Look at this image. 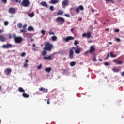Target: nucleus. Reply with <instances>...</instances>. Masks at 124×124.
I'll use <instances>...</instances> for the list:
<instances>
[{
    "instance_id": "f257e3e1",
    "label": "nucleus",
    "mask_w": 124,
    "mask_h": 124,
    "mask_svg": "<svg viewBox=\"0 0 124 124\" xmlns=\"http://www.w3.org/2000/svg\"><path fill=\"white\" fill-rule=\"evenodd\" d=\"M73 50H75V53L76 54H80V53H81V49H76V48L74 47H72L69 51V57L71 59H72L74 58V51Z\"/></svg>"
},
{
    "instance_id": "f03ea898",
    "label": "nucleus",
    "mask_w": 124,
    "mask_h": 124,
    "mask_svg": "<svg viewBox=\"0 0 124 124\" xmlns=\"http://www.w3.org/2000/svg\"><path fill=\"white\" fill-rule=\"evenodd\" d=\"M44 45L45 47H44V50L48 51V52H51L52 50H53V48H54L53 44L49 42H45Z\"/></svg>"
},
{
    "instance_id": "7ed1b4c3",
    "label": "nucleus",
    "mask_w": 124,
    "mask_h": 124,
    "mask_svg": "<svg viewBox=\"0 0 124 124\" xmlns=\"http://www.w3.org/2000/svg\"><path fill=\"white\" fill-rule=\"evenodd\" d=\"M13 38L16 43H21L23 41V38L21 37H17L16 34L13 35Z\"/></svg>"
},
{
    "instance_id": "20e7f679",
    "label": "nucleus",
    "mask_w": 124,
    "mask_h": 124,
    "mask_svg": "<svg viewBox=\"0 0 124 124\" xmlns=\"http://www.w3.org/2000/svg\"><path fill=\"white\" fill-rule=\"evenodd\" d=\"M95 47V46L94 45L91 46L90 50L85 52V54H93V52H95V47Z\"/></svg>"
},
{
    "instance_id": "39448f33",
    "label": "nucleus",
    "mask_w": 124,
    "mask_h": 124,
    "mask_svg": "<svg viewBox=\"0 0 124 124\" xmlns=\"http://www.w3.org/2000/svg\"><path fill=\"white\" fill-rule=\"evenodd\" d=\"M30 2L29 0H23L22 2L21 3L22 6L24 7H28L30 6Z\"/></svg>"
},
{
    "instance_id": "423d86ee",
    "label": "nucleus",
    "mask_w": 124,
    "mask_h": 124,
    "mask_svg": "<svg viewBox=\"0 0 124 124\" xmlns=\"http://www.w3.org/2000/svg\"><path fill=\"white\" fill-rule=\"evenodd\" d=\"M56 22L57 23H61V24H63L65 23V19L63 18V17H58L56 18Z\"/></svg>"
},
{
    "instance_id": "0eeeda50",
    "label": "nucleus",
    "mask_w": 124,
    "mask_h": 124,
    "mask_svg": "<svg viewBox=\"0 0 124 124\" xmlns=\"http://www.w3.org/2000/svg\"><path fill=\"white\" fill-rule=\"evenodd\" d=\"M84 8L83 5H80L79 7H77L76 8V14H79L80 13V10H81L83 11L84 10Z\"/></svg>"
},
{
    "instance_id": "6e6552de",
    "label": "nucleus",
    "mask_w": 124,
    "mask_h": 124,
    "mask_svg": "<svg viewBox=\"0 0 124 124\" xmlns=\"http://www.w3.org/2000/svg\"><path fill=\"white\" fill-rule=\"evenodd\" d=\"M2 47L3 49H8L9 48H13V45H12V44H6V45H3L2 46Z\"/></svg>"
},
{
    "instance_id": "1a4fd4ad",
    "label": "nucleus",
    "mask_w": 124,
    "mask_h": 124,
    "mask_svg": "<svg viewBox=\"0 0 124 124\" xmlns=\"http://www.w3.org/2000/svg\"><path fill=\"white\" fill-rule=\"evenodd\" d=\"M68 2H69L68 0H64L62 2V8H65L66 6H68V4H69Z\"/></svg>"
},
{
    "instance_id": "9d476101",
    "label": "nucleus",
    "mask_w": 124,
    "mask_h": 124,
    "mask_svg": "<svg viewBox=\"0 0 124 124\" xmlns=\"http://www.w3.org/2000/svg\"><path fill=\"white\" fill-rule=\"evenodd\" d=\"M83 37H87V38H90L92 36V34L90 32H88L87 33H84L82 34Z\"/></svg>"
},
{
    "instance_id": "9b49d317",
    "label": "nucleus",
    "mask_w": 124,
    "mask_h": 124,
    "mask_svg": "<svg viewBox=\"0 0 124 124\" xmlns=\"http://www.w3.org/2000/svg\"><path fill=\"white\" fill-rule=\"evenodd\" d=\"M16 10L15 8L11 7L9 9V12L11 13V14H14V13H16Z\"/></svg>"
},
{
    "instance_id": "f8f14e48",
    "label": "nucleus",
    "mask_w": 124,
    "mask_h": 124,
    "mask_svg": "<svg viewBox=\"0 0 124 124\" xmlns=\"http://www.w3.org/2000/svg\"><path fill=\"white\" fill-rule=\"evenodd\" d=\"M73 40H74V38L72 36H68L66 38H64V40L66 41V42H68V41Z\"/></svg>"
},
{
    "instance_id": "ddd939ff",
    "label": "nucleus",
    "mask_w": 124,
    "mask_h": 124,
    "mask_svg": "<svg viewBox=\"0 0 124 124\" xmlns=\"http://www.w3.org/2000/svg\"><path fill=\"white\" fill-rule=\"evenodd\" d=\"M113 62H116L117 64H119V65L123 64V63H124V62H123V61L119 60L118 61H117V59H114L113 60Z\"/></svg>"
},
{
    "instance_id": "4468645a",
    "label": "nucleus",
    "mask_w": 124,
    "mask_h": 124,
    "mask_svg": "<svg viewBox=\"0 0 124 124\" xmlns=\"http://www.w3.org/2000/svg\"><path fill=\"white\" fill-rule=\"evenodd\" d=\"M60 0H51L49 1V3L51 4H57V3H59Z\"/></svg>"
},
{
    "instance_id": "2eb2a0df",
    "label": "nucleus",
    "mask_w": 124,
    "mask_h": 124,
    "mask_svg": "<svg viewBox=\"0 0 124 124\" xmlns=\"http://www.w3.org/2000/svg\"><path fill=\"white\" fill-rule=\"evenodd\" d=\"M41 5H42V6H44L45 7H46L47 8H48V7H49V5H48V4H47V2H45V1H42L40 3Z\"/></svg>"
},
{
    "instance_id": "dca6fc26",
    "label": "nucleus",
    "mask_w": 124,
    "mask_h": 124,
    "mask_svg": "<svg viewBox=\"0 0 124 124\" xmlns=\"http://www.w3.org/2000/svg\"><path fill=\"white\" fill-rule=\"evenodd\" d=\"M6 40V38L3 35H0V41L1 42H4Z\"/></svg>"
},
{
    "instance_id": "f3484780",
    "label": "nucleus",
    "mask_w": 124,
    "mask_h": 124,
    "mask_svg": "<svg viewBox=\"0 0 124 124\" xmlns=\"http://www.w3.org/2000/svg\"><path fill=\"white\" fill-rule=\"evenodd\" d=\"M39 91H40L41 92H43V93H45V92H48V89H45V88L43 87H41L39 88Z\"/></svg>"
},
{
    "instance_id": "a211bd4d",
    "label": "nucleus",
    "mask_w": 124,
    "mask_h": 124,
    "mask_svg": "<svg viewBox=\"0 0 124 124\" xmlns=\"http://www.w3.org/2000/svg\"><path fill=\"white\" fill-rule=\"evenodd\" d=\"M52 67H48L45 69V71H46V72H47L48 73H50Z\"/></svg>"
},
{
    "instance_id": "6ab92c4d",
    "label": "nucleus",
    "mask_w": 124,
    "mask_h": 124,
    "mask_svg": "<svg viewBox=\"0 0 124 124\" xmlns=\"http://www.w3.org/2000/svg\"><path fill=\"white\" fill-rule=\"evenodd\" d=\"M44 60H49V61H51V60H53L54 58L52 57L51 55H49L48 57H44Z\"/></svg>"
},
{
    "instance_id": "aec40b11",
    "label": "nucleus",
    "mask_w": 124,
    "mask_h": 124,
    "mask_svg": "<svg viewBox=\"0 0 124 124\" xmlns=\"http://www.w3.org/2000/svg\"><path fill=\"white\" fill-rule=\"evenodd\" d=\"M5 72H7V74H10V73H11L12 70H11V69L8 68L5 69Z\"/></svg>"
},
{
    "instance_id": "412c9836",
    "label": "nucleus",
    "mask_w": 124,
    "mask_h": 124,
    "mask_svg": "<svg viewBox=\"0 0 124 124\" xmlns=\"http://www.w3.org/2000/svg\"><path fill=\"white\" fill-rule=\"evenodd\" d=\"M22 95H23V97H25V98H29V97H30V95H29V94L26 93L24 92L23 93Z\"/></svg>"
},
{
    "instance_id": "4be33fe9",
    "label": "nucleus",
    "mask_w": 124,
    "mask_h": 124,
    "mask_svg": "<svg viewBox=\"0 0 124 124\" xmlns=\"http://www.w3.org/2000/svg\"><path fill=\"white\" fill-rule=\"evenodd\" d=\"M112 70H113V71H114V72H119L120 71V69H117L115 67L112 68Z\"/></svg>"
},
{
    "instance_id": "5701e85b",
    "label": "nucleus",
    "mask_w": 124,
    "mask_h": 124,
    "mask_svg": "<svg viewBox=\"0 0 124 124\" xmlns=\"http://www.w3.org/2000/svg\"><path fill=\"white\" fill-rule=\"evenodd\" d=\"M70 66H74L76 65V62L74 61H72L70 63Z\"/></svg>"
},
{
    "instance_id": "b1692460",
    "label": "nucleus",
    "mask_w": 124,
    "mask_h": 124,
    "mask_svg": "<svg viewBox=\"0 0 124 124\" xmlns=\"http://www.w3.org/2000/svg\"><path fill=\"white\" fill-rule=\"evenodd\" d=\"M62 14H63V11L59 10L58 12L57 13V16L62 15Z\"/></svg>"
},
{
    "instance_id": "393cba45",
    "label": "nucleus",
    "mask_w": 124,
    "mask_h": 124,
    "mask_svg": "<svg viewBox=\"0 0 124 124\" xmlns=\"http://www.w3.org/2000/svg\"><path fill=\"white\" fill-rule=\"evenodd\" d=\"M18 91L20 93H25V90H24V89H23V88H22V87H19L18 88Z\"/></svg>"
},
{
    "instance_id": "a878e982",
    "label": "nucleus",
    "mask_w": 124,
    "mask_h": 124,
    "mask_svg": "<svg viewBox=\"0 0 124 124\" xmlns=\"http://www.w3.org/2000/svg\"><path fill=\"white\" fill-rule=\"evenodd\" d=\"M28 31H34V29L33 28V27H32V26H29L28 28Z\"/></svg>"
},
{
    "instance_id": "bb28decb",
    "label": "nucleus",
    "mask_w": 124,
    "mask_h": 124,
    "mask_svg": "<svg viewBox=\"0 0 124 124\" xmlns=\"http://www.w3.org/2000/svg\"><path fill=\"white\" fill-rule=\"evenodd\" d=\"M110 55L111 58H116V57H117V55L116 54H113V52H110Z\"/></svg>"
},
{
    "instance_id": "cd10ccee",
    "label": "nucleus",
    "mask_w": 124,
    "mask_h": 124,
    "mask_svg": "<svg viewBox=\"0 0 124 124\" xmlns=\"http://www.w3.org/2000/svg\"><path fill=\"white\" fill-rule=\"evenodd\" d=\"M51 39L52 41H56L57 40V36H53L51 37Z\"/></svg>"
},
{
    "instance_id": "c85d7f7f",
    "label": "nucleus",
    "mask_w": 124,
    "mask_h": 124,
    "mask_svg": "<svg viewBox=\"0 0 124 124\" xmlns=\"http://www.w3.org/2000/svg\"><path fill=\"white\" fill-rule=\"evenodd\" d=\"M106 2H111V3H114L115 1L113 0H106Z\"/></svg>"
},
{
    "instance_id": "c756f323",
    "label": "nucleus",
    "mask_w": 124,
    "mask_h": 124,
    "mask_svg": "<svg viewBox=\"0 0 124 124\" xmlns=\"http://www.w3.org/2000/svg\"><path fill=\"white\" fill-rule=\"evenodd\" d=\"M42 56H46V55H47V52L46 51H45V50H44V51H43L42 52Z\"/></svg>"
},
{
    "instance_id": "7c9ffc66",
    "label": "nucleus",
    "mask_w": 124,
    "mask_h": 124,
    "mask_svg": "<svg viewBox=\"0 0 124 124\" xmlns=\"http://www.w3.org/2000/svg\"><path fill=\"white\" fill-rule=\"evenodd\" d=\"M29 17H31V18H32V17H33V16H34V13H32L31 14H29Z\"/></svg>"
},
{
    "instance_id": "2f4dec72",
    "label": "nucleus",
    "mask_w": 124,
    "mask_h": 124,
    "mask_svg": "<svg viewBox=\"0 0 124 124\" xmlns=\"http://www.w3.org/2000/svg\"><path fill=\"white\" fill-rule=\"evenodd\" d=\"M17 27L19 29H21L23 27V24H22V23H19L17 24Z\"/></svg>"
},
{
    "instance_id": "473e14b6",
    "label": "nucleus",
    "mask_w": 124,
    "mask_h": 124,
    "mask_svg": "<svg viewBox=\"0 0 124 124\" xmlns=\"http://www.w3.org/2000/svg\"><path fill=\"white\" fill-rule=\"evenodd\" d=\"M26 29H22L20 30V32H22V33H25L26 32Z\"/></svg>"
},
{
    "instance_id": "72a5a7b5",
    "label": "nucleus",
    "mask_w": 124,
    "mask_h": 124,
    "mask_svg": "<svg viewBox=\"0 0 124 124\" xmlns=\"http://www.w3.org/2000/svg\"><path fill=\"white\" fill-rule=\"evenodd\" d=\"M105 65H106V66H108L109 65H110V62H106L104 63Z\"/></svg>"
},
{
    "instance_id": "f704fd0d",
    "label": "nucleus",
    "mask_w": 124,
    "mask_h": 124,
    "mask_svg": "<svg viewBox=\"0 0 124 124\" xmlns=\"http://www.w3.org/2000/svg\"><path fill=\"white\" fill-rule=\"evenodd\" d=\"M28 66H29V65L27 63H25L23 65V67H24L25 68H27V67H28Z\"/></svg>"
},
{
    "instance_id": "c9c22d12",
    "label": "nucleus",
    "mask_w": 124,
    "mask_h": 124,
    "mask_svg": "<svg viewBox=\"0 0 124 124\" xmlns=\"http://www.w3.org/2000/svg\"><path fill=\"white\" fill-rule=\"evenodd\" d=\"M110 53H108L107 57L105 58V60H108V59H109V58L110 57Z\"/></svg>"
},
{
    "instance_id": "e433bc0d",
    "label": "nucleus",
    "mask_w": 124,
    "mask_h": 124,
    "mask_svg": "<svg viewBox=\"0 0 124 124\" xmlns=\"http://www.w3.org/2000/svg\"><path fill=\"white\" fill-rule=\"evenodd\" d=\"M37 69H41L42 68V64H40L38 67H37Z\"/></svg>"
},
{
    "instance_id": "4c0bfd02",
    "label": "nucleus",
    "mask_w": 124,
    "mask_h": 124,
    "mask_svg": "<svg viewBox=\"0 0 124 124\" xmlns=\"http://www.w3.org/2000/svg\"><path fill=\"white\" fill-rule=\"evenodd\" d=\"M50 10L51 11H54V6H50L49 7Z\"/></svg>"
},
{
    "instance_id": "58836bf2",
    "label": "nucleus",
    "mask_w": 124,
    "mask_h": 124,
    "mask_svg": "<svg viewBox=\"0 0 124 124\" xmlns=\"http://www.w3.org/2000/svg\"><path fill=\"white\" fill-rule=\"evenodd\" d=\"M49 35H55V33H54V32H53V31H49Z\"/></svg>"
},
{
    "instance_id": "ea45409f",
    "label": "nucleus",
    "mask_w": 124,
    "mask_h": 124,
    "mask_svg": "<svg viewBox=\"0 0 124 124\" xmlns=\"http://www.w3.org/2000/svg\"><path fill=\"white\" fill-rule=\"evenodd\" d=\"M21 57H25L26 56V52H23L20 55Z\"/></svg>"
},
{
    "instance_id": "a19ab883",
    "label": "nucleus",
    "mask_w": 124,
    "mask_h": 124,
    "mask_svg": "<svg viewBox=\"0 0 124 124\" xmlns=\"http://www.w3.org/2000/svg\"><path fill=\"white\" fill-rule=\"evenodd\" d=\"M78 44H79V42H78L77 40H75L74 42V45H78Z\"/></svg>"
},
{
    "instance_id": "79ce46f5",
    "label": "nucleus",
    "mask_w": 124,
    "mask_h": 124,
    "mask_svg": "<svg viewBox=\"0 0 124 124\" xmlns=\"http://www.w3.org/2000/svg\"><path fill=\"white\" fill-rule=\"evenodd\" d=\"M116 41H117V42H121V39L119 38H117L115 39Z\"/></svg>"
},
{
    "instance_id": "37998d69",
    "label": "nucleus",
    "mask_w": 124,
    "mask_h": 124,
    "mask_svg": "<svg viewBox=\"0 0 124 124\" xmlns=\"http://www.w3.org/2000/svg\"><path fill=\"white\" fill-rule=\"evenodd\" d=\"M27 24H24L23 25L22 28L23 29L26 30V28H27Z\"/></svg>"
},
{
    "instance_id": "c03bdc74",
    "label": "nucleus",
    "mask_w": 124,
    "mask_h": 124,
    "mask_svg": "<svg viewBox=\"0 0 124 124\" xmlns=\"http://www.w3.org/2000/svg\"><path fill=\"white\" fill-rule=\"evenodd\" d=\"M114 31H115V32H117V33L119 32H120V29H116Z\"/></svg>"
},
{
    "instance_id": "a18cd8bd",
    "label": "nucleus",
    "mask_w": 124,
    "mask_h": 124,
    "mask_svg": "<svg viewBox=\"0 0 124 124\" xmlns=\"http://www.w3.org/2000/svg\"><path fill=\"white\" fill-rule=\"evenodd\" d=\"M41 33H42V34L44 35L46 33V31L44 30H42L41 31Z\"/></svg>"
},
{
    "instance_id": "49530a36",
    "label": "nucleus",
    "mask_w": 124,
    "mask_h": 124,
    "mask_svg": "<svg viewBox=\"0 0 124 124\" xmlns=\"http://www.w3.org/2000/svg\"><path fill=\"white\" fill-rule=\"evenodd\" d=\"M64 16H65V17H68V18H69V17H70V16H69L68 14H65Z\"/></svg>"
},
{
    "instance_id": "de8ad7c7",
    "label": "nucleus",
    "mask_w": 124,
    "mask_h": 124,
    "mask_svg": "<svg viewBox=\"0 0 124 124\" xmlns=\"http://www.w3.org/2000/svg\"><path fill=\"white\" fill-rule=\"evenodd\" d=\"M8 24H9V23H8V21H5V22H4V25H5V26H8Z\"/></svg>"
},
{
    "instance_id": "09e8293b",
    "label": "nucleus",
    "mask_w": 124,
    "mask_h": 124,
    "mask_svg": "<svg viewBox=\"0 0 124 124\" xmlns=\"http://www.w3.org/2000/svg\"><path fill=\"white\" fill-rule=\"evenodd\" d=\"M2 1L3 2V3H7V0H2Z\"/></svg>"
},
{
    "instance_id": "8fccbe9b",
    "label": "nucleus",
    "mask_w": 124,
    "mask_h": 124,
    "mask_svg": "<svg viewBox=\"0 0 124 124\" xmlns=\"http://www.w3.org/2000/svg\"><path fill=\"white\" fill-rule=\"evenodd\" d=\"M13 2H14V1H16V2H18L19 1V0H11Z\"/></svg>"
},
{
    "instance_id": "3c124183",
    "label": "nucleus",
    "mask_w": 124,
    "mask_h": 124,
    "mask_svg": "<svg viewBox=\"0 0 124 124\" xmlns=\"http://www.w3.org/2000/svg\"><path fill=\"white\" fill-rule=\"evenodd\" d=\"M47 104H50V99L47 100Z\"/></svg>"
},
{
    "instance_id": "603ef678",
    "label": "nucleus",
    "mask_w": 124,
    "mask_h": 124,
    "mask_svg": "<svg viewBox=\"0 0 124 124\" xmlns=\"http://www.w3.org/2000/svg\"><path fill=\"white\" fill-rule=\"evenodd\" d=\"M71 32H73L74 31V28H72L71 29Z\"/></svg>"
},
{
    "instance_id": "864d4df0",
    "label": "nucleus",
    "mask_w": 124,
    "mask_h": 124,
    "mask_svg": "<svg viewBox=\"0 0 124 124\" xmlns=\"http://www.w3.org/2000/svg\"><path fill=\"white\" fill-rule=\"evenodd\" d=\"M29 62V60L28 59L25 60V63H28Z\"/></svg>"
},
{
    "instance_id": "5fc2aeb1",
    "label": "nucleus",
    "mask_w": 124,
    "mask_h": 124,
    "mask_svg": "<svg viewBox=\"0 0 124 124\" xmlns=\"http://www.w3.org/2000/svg\"><path fill=\"white\" fill-rule=\"evenodd\" d=\"M81 49L78 46H77L76 49Z\"/></svg>"
},
{
    "instance_id": "6e6d98bb",
    "label": "nucleus",
    "mask_w": 124,
    "mask_h": 124,
    "mask_svg": "<svg viewBox=\"0 0 124 124\" xmlns=\"http://www.w3.org/2000/svg\"><path fill=\"white\" fill-rule=\"evenodd\" d=\"M105 31H106L109 32V28H106V29H105Z\"/></svg>"
},
{
    "instance_id": "4d7b16f0",
    "label": "nucleus",
    "mask_w": 124,
    "mask_h": 124,
    "mask_svg": "<svg viewBox=\"0 0 124 124\" xmlns=\"http://www.w3.org/2000/svg\"><path fill=\"white\" fill-rule=\"evenodd\" d=\"M71 15L73 16L74 15H75V13H74V12H71Z\"/></svg>"
},
{
    "instance_id": "13d9d810",
    "label": "nucleus",
    "mask_w": 124,
    "mask_h": 124,
    "mask_svg": "<svg viewBox=\"0 0 124 124\" xmlns=\"http://www.w3.org/2000/svg\"><path fill=\"white\" fill-rule=\"evenodd\" d=\"M91 11L93 13V12H94V9H91Z\"/></svg>"
},
{
    "instance_id": "bf43d9fd",
    "label": "nucleus",
    "mask_w": 124,
    "mask_h": 124,
    "mask_svg": "<svg viewBox=\"0 0 124 124\" xmlns=\"http://www.w3.org/2000/svg\"><path fill=\"white\" fill-rule=\"evenodd\" d=\"M9 38H11L12 37V35L11 34H9Z\"/></svg>"
},
{
    "instance_id": "052dcab7",
    "label": "nucleus",
    "mask_w": 124,
    "mask_h": 124,
    "mask_svg": "<svg viewBox=\"0 0 124 124\" xmlns=\"http://www.w3.org/2000/svg\"><path fill=\"white\" fill-rule=\"evenodd\" d=\"M122 76H124V71L121 73Z\"/></svg>"
},
{
    "instance_id": "680f3d73",
    "label": "nucleus",
    "mask_w": 124,
    "mask_h": 124,
    "mask_svg": "<svg viewBox=\"0 0 124 124\" xmlns=\"http://www.w3.org/2000/svg\"><path fill=\"white\" fill-rule=\"evenodd\" d=\"M32 46H33V47H34V48H35V47H36V46H35V44H33Z\"/></svg>"
},
{
    "instance_id": "e2e57ef3",
    "label": "nucleus",
    "mask_w": 124,
    "mask_h": 124,
    "mask_svg": "<svg viewBox=\"0 0 124 124\" xmlns=\"http://www.w3.org/2000/svg\"><path fill=\"white\" fill-rule=\"evenodd\" d=\"M2 32H3V31L0 29V33H2Z\"/></svg>"
},
{
    "instance_id": "0e129e2a",
    "label": "nucleus",
    "mask_w": 124,
    "mask_h": 124,
    "mask_svg": "<svg viewBox=\"0 0 124 124\" xmlns=\"http://www.w3.org/2000/svg\"><path fill=\"white\" fill-rule=\"evenodd\" d=\"M108 43H109V44H110V45H112V44H113V43H112V42H109Z\"/></svg>"
},
{
    "instance_id": "69168bd1",
    "label": "nucleus",
    "mask_w": 124,
    "mask_h": 124,
    "mask_svg": "<svg viewBox=\"0 0 124 124\" xmlns=\"http://www.w3.org/2000/svg\"><path fill=\"white\" fill-rule=\"evenodd\" d=\"M32 50H33L34 51H37L36 48H33Z\"/></svg>"
},
{
    "instance_id": "338daca9",
    "label": "nucleus",
    "mask_w": 124,
    "mask_h": 124,
    "mask_svg": "<svg viewBox=\"0 0 124 124\" xmlns=\"http://www.w3.org/2000/svg\"><path fill=\"white\" fill-rule=\"evenodd\" d=\"M33 39H31V42H32V41H33Z\"/></svg>"
},
{
    "instance_id": "774afa93",
    "label": "nucleus",
    "mask_w": 124,
    "mask_h": 124,
    "mask_svg": "<svg viewBox=\"0 0 124 124\" xmlns=\"http://www.w3.org/2000/svg\"><path fill=\"white\" fill-rule=\"evenodd\" d=\"M79 21H82V18H79Z\"/></svg>"
}]
</instances>
